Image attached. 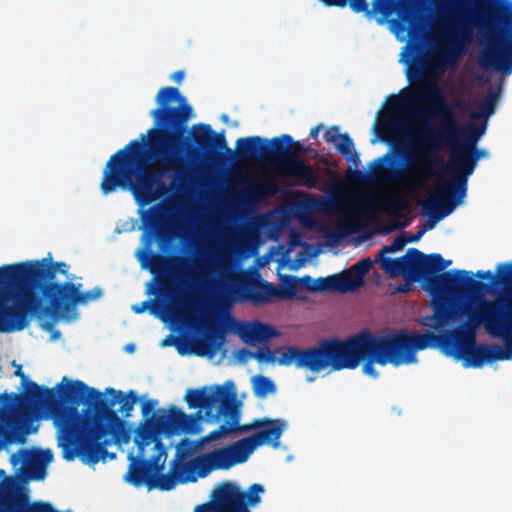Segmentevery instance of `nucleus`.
I'll return each mask as SVG.
<instances>
[{
  "mask_svg": "<svg viewBox=\"0 0 512 512\" xmlns=\"http://www.w3.org/2000/svg\"><path fill=\"white\" fill-rule=\"evenodd\" d=\"M106 393L113 397L105 399L95 388L74 380L64 393L73 406L61 407L58 414L57 421L68 439L76 438L77 456L87 464H96L104 459L106 447L113 442L127 443L130 440L127 423L113 407L119 404V412L123 417H129L138 400L136 393L130 390L125 394L111 387L106 389Z\"/></svg>",
  "mask_w": 512,
  "mask_h": 512,
  "instance_id": "20e7f679",
  "label": "nucleus"
},
{
  "mask_svg": "<svg viewBox=\"0 0 512 512\" xmlns=\"http://www.w3.org/2000/svg\"><path fill=\"white\" fill-rule=\"evenodd\" d=\"M322 127H323L322 125H318V126H315V127L311 128L309 136L311 138H317L318 137V133L322 129Z\"/></svg>",
  "mask_w": 512,
  "mask_h": 512,
  "instance_id": "6e6d98bb",
  "label": "nucleus"
},
{
  "mask_svg": "<svg viewBox=\"0 0 512 512\" xmlns=\"http://www.w3.org/2000/svg\"><path fill=\"white\" fill-rule=\"evenodd\" d=\"M402 20L406 22L412 31H418L422 18L415 12H407L402 15Z\"/></svg>",
  "mask_w": 512,
  "mask_h": 512,
  "instance_id": "49530a36",
  "label": "nucleus"
},
{
  "mask_svg": "<svg viewBox=\"0 0 512 512\" xmlns=\"http://www.w3.org/2000/svg\"><path fill=\"white\" fill-rule=\"evenodd\" d=\"M375 168L373 171V174L375 177H380L382 174H384L386 171H388L387 166L385 163L392 164V156L391 153H386L382 157H379L375 160Z\"/></svg>",
  "mask_w": 512,
  "mask_h": 512,
  "instance_id": "a18cd8bd",
  "label": "nucleus"
},
{
  "mask_svg": "<svg viewBox=\"0 0 512 512\" xmlns=\"http://www.w3.org/2000/svg\"><path fill=\"white\" fill-rule=\"evenodd\" d=\"M474 28L497 30L505 36L504 45L512 49V2L494 0L484 10H471L458 7L450 11L445 27L444 45L435 57L434 67L443 71L455 67L459 57L473 39Z\"/></svg>",
  "mask_w": 512,
  "mask_h": 512,
  "instance_id": "0eeeda50",
  "label": "nucleus"
},
{
  "mask_svg": "<svg viewBox=\"0 0 512 512\" xmlns=\"http://www.w3.org/2000/svg\"><path fill=\"white\" fill-rule=\"evenodd\" d=\"M81 284L72 282H63L58 290L60 297L52 306H45L42 310L40 319H47L43 327L47 331H51L54 324L61 319L70 320L75 316V307L77 304H86L89 301L97 300L102 295V289L94 287L89 291L81 292Z\"/></svg>",
  "mask_w": 512,
  "mask_h": 512,
  "instance_id": "ddd939ff",
  "label": "nucleus"
},
{
  "mask_svg": "<svg viewBox=\"0 0 512 512\" xmlns=\"http://www.w3.org/2000/svg\"><path fill=\"white\" fill-rule=\"evenodd\" d=\"M68 269L50 258L0 266V333L22 331L32 317L41 318L45 306L60 298L57 273L65 275Z\"/></svg>",
  "mask_w": 512,
  "mask_h": 512,
  "instance_id": "39448f33",
  "label": "nucleus"
},
{
  "mask_svg": "<svg viewBox=\"0 0 512 512\" xmlns=\"http://www.w3.org/2000/svg\"><path fill=\"white\" fill-rule=\"evenodd\" d=\"M410 290L409 283L400 284L397 287H395L394 292L398 293H407Z\"/></svg>",
  "mask_w": 512,
  "mask_h": 512,
  "instance_id": "5fc2aeb1",
  "label": "nucleus"
},
{
  "mask_svg": "<svg viewBox=\"0 0 512 512\" xmlns=\"http://www.w3.org/2000/svg\"><path fill=\"white\" fill-rule=\"evenodd\" d=\"M185 401L189 408L204 409L205 416L211 420H218L220 417L226 418L225 423L201 438V444L216 441L232 433H246L260 428H264L263 430L280 428L282 434L286 426L285 422L280 419L266 417L254 419L249 424L239 425V404L234 384L231 381H228L225 386L189 389L185 395Z\"/></svg>",
  "mask_w": 512,
  "mask_h": 512,
  "instance_id": "6e6552de",
  "label": "nucleus"
},
{
  "mask_svg": "<svg viewBox=\"0 0 512 512\" xmlns=\"http://www.w3.org/2000/svg\"><path fill=\"white\" fill-rule=\"evenodd\" d=\"M59 335H60V332L56 331L55 334L53 335V338H57Z\"/></svg>",
  "mask_w": 512,
  "mask_h": 512,
  "instance_id": "338daca9",
  "label": "nucleus"
},
{
  "mask_svg": "<svg viewBox=\"0 0 512 512\" xmlns=\"http://www.w3.org/2000/svg\"><path fill=\"white\" fill-rule=\"evenodd\" d=\"M497 100V94L489 92L483 102L480 104V112L473 113L471 118H484V121L495 112V102Z\"/></svg>",
  "mask_w": 512,
  "mask_h": 512,
  "instance_id": "a19ab883",
  "label": "nucleus"
},
{
  "mask_svg": "<svg viewBox=\"0 0 512 512\" xmlns=\"http://www.w3.org/2000/svg\"><path fill=\"white\" fill-rule=\"evenodd\" d=\"M235 155L239 160H260L265 162L264 139L260 136L239 138L236 141Z\"/></svg>",
  "mask_w": 512,
  "mask_h": 512,
  "instance_id": "bb28decb",
  "label": "nucleus"
},
{
  "mask_svg": "<svg viewBox=\"0 0 512 512\" xmlns=\"http://www.w3.org/2000/svg\"><path fill=\"white\" fill-rule=\"evenodd\" d=\"M0 402H1V404H3V402H2V401H0ZM1 413L11 414L10 412H7V411H5V410L3 409V405H1V407H0V414H1Z\"/></svg>",
  "mask_w": 512,
  "mask_h": 512,
  "instance_id": "0e129e2a",
  "label": "nucleus"
},
{
  "mask_svg": "<svg viewBox=\"0 0 512 512\" xmlns=\"http://www.w3.org/2000/svg\"><path fill=\"white\" fill-rule=\"evenodd\" d=\"M264 492L261 484H253L247 492L230 482L222 483L212 494L217 500V507L221 512H251L247 504L256 505L261 501L260 493Z\"/></svg>",
  "mask_w": 512,
  "mask_h": 512,
  "instance_id": "4468645a",
  "label": "nucleus"
},
{
  "mask_svg": "<svg viewBox=\"0 0 512 512\" xmlns=\"http://www.w3.org/2000/svg\"><path fill=\"white\" fill-rule=\"evenodd\" d=\"M401 176H402V170L397 169V170L392 171V173H391L392 179H400Z\"/></svg>",
  "mask_w": 512,
  "mask_h": 512,
  "instance_id": "13d9d810",
  "label": "nucleus"
},
{
  "mask_svg": "<svg viewBox=\"0 0 512 512\" xmlns=\"http://www.w3.org/2000/svg\"><path fill=\"white\" fill-rule=\"evenodd\" d=\"M166 312L172 320L184 322L190 316L191 307L186 300L182 302L173 301L166 307Z\"/></svg>",
  "mask_w": 512,
  "mask_h": 512,
  "instance_id": "4c0bfd02",
  "label": "nucleus"
},
{
  "mask_svg": "<svg viewBox=\"0 0 512 512\" xmlns=\"http://www.w3.org/2000/svg\"><path fill=\"white\" fill-rule=\"evenodd\" d=\"M49 450L21 448L10 457L11 464L21 465V470L33 480H42L46 474V465L52 460Z\"/></svg>",
  "mask_w": 512,
  "mask_h": 512,
  "instance_id": "f3484780",
  "label": "nucleus"
},
{
  "mask_svg": "<svg viewBox=\"0 0 512 512\" xmlns=\"http://www.w3.org/2000/svg\"><path fill=\"white\" fill-rule=\"evenodd\" d=\"M281 438V429H269V430H260L256 433L242 438L230 445H228V449L232 456V459L235 461V464L244 463L247 461L249 456L260 446L264 444H269L274 442V447H276L279 443V439Z\"/></svg>",
  "mask_w": 512,
  "mask_h": 512,
  "instance_id": "a211bd4d",
  "label": "nucleus"
},
{
  "mask_svg": "<svg viewBox=\"0 0 512 512\" xmlns=\"http://www.w3.org/2000/svg\"><path fill=\"white\" fill-rule=\"evenodd\" d=\"M478 63L484 70L510 71L512 69V49L504 44L489 45L480 51Z\"/></svg>",
  "mask_w": 512,
  "mask_h": 512,
  "instance_id": "6ab92c4d",
  "label": "nucleus"
},
{
  "mask_svg": "<svg viewBox=\"0 0 512 512\" xmlns=\"http://www.w3.org/2000/svg\"><path fill=\"white\" fill-rule=\"evenodd\" d=\"M158 304L154 303L151 300H146L132 306V311L136 314H141L149 309V312L152 315L160 316V312L157 310Z\"/></svg>",
  "mask_w": 512,
  "mask_h": 512,
  "instance_id": "c03bdc74",
  "label": "nucleus"
},
{
  "mask_svg": "<svg viewBox=\"0 0 512 512\" xmlns=\"http://www.w3.org/2000/svg\"><path fill=\"white\" fill-rule=\"evenodd\" d=\"M304 150L305 151H303V155L304 154H310V153H312L314 151L310 146H305V145H304Z\"/></svg>",
  "mask_w": 512,
  "mask_h": 512,
  "instance_id": "680f3d73",
  "label": "nucleus"
},
{
  "mask_svg": "<svg viewBox=\"0 0 512 512\" xmlns=\"http://www.w3.org/2000/svg\"><path fill=\"white\" fill-rule=\"evenodd\" d=\"M302 284L304 288L311 292H316V279L309 275L303 277L287 276L285 280L286 290L283 291V298H291L294 296V290L297 284Z\"/></svg>",
  "mask_w": 512,
  "mask_h": 512,
  "instance_id": "72a5a7b5",
  "label": "nucleus"
},
{
  "mask_svg": "<svg viewBox=\"0 0 512 512\" xmlns=\"http://www.w3.org/2000/svg\"><path fill=\"white\" fill-rule=\"evenodd\" d=\"M407 244L406 235L397 236L389 245H385L379 251V257L387 253H394L400 251Z\"/></svg>",
  "mask_w": 512,
  "mask_h": 512,
  "instance_id": "79ce46f5",
  "label": "nucleus"
},
{
  "mask_svg": "<svg viewBox=\"0 0 512 512\" xmlns=\"http://www.w3.org/2000/svg\"><path fill=\"white\" fill-rule=\"evenodd\" d=\"M157 108L150 112L154 127L130 141L124 148L110 156L100 183L104 195L117 190L129 191L139 205H149L163 197L168 187L162 180L163 171L147 166L145 148L156 160L176 171L173 183L179 186L190 179L185 165V156L190 151L187 123L192 116V107L176 87L161 88L156 97Z\"/></svg>",
  "mask_w": 512,
  "mask_h": 512,
  "instance_id": "f03ea898",
  "label": "nucleus"
},
{
  "mask_svg": "<svg viewBox=\"0 0 512 512\" xmlns=\"http://www.w3.org/2000/svg\"><path fill=\"white\" fill-rule=\"evenodd\" d=\"M254 394L259 398H264L268 394L274 393L276 386L274 382L268 377L258 375L253 379Z\"/></svg>",
  "mask_w": 512,
  "mask_h": 512,
  "instance_id": "58836bf2",
  "label": "nucleus"
},
{
  "mask_svg": "<svg viewBox=\"0 0 512 512\" xmlns=\"http://www.w3.org/2000/svg\"><path fill=\"white\" fill-rule=\"evenodd\" d=\"M336 150L344 156L347 162L357 165L360 162L359 154L355 151L354 142L348 133L340 135L335 144Z\"/></svg>",
  "mask_w": 512,
  "mask_h": 512,
  "instance_id": "473e14b6",
  "label": "nucleus"
},
{
  "mask_svg": "<svg viewBox=\"0 0 512 512\" xmlns=\"http://www.w3.org/2000/svg\"><path fill=\"white\" fill-rule=\"evenodd\" d=\"M184 77V71L182 70H178L176 72L173 73L172 75V79L177 81V82H180Z\"/></svg>",
  "mask_w": 512,
  "mask_h": 512,
  "instance_id": "4d7b16f0",
  "label": "nucleus"
},
{
  "mask_svg": "<svg viewBox=\"0 0 512 512\" xmlns=\"http://www.w3.org/2000/svg\"><path fill=\"white\" fill-rule=\"evenodd\" d=\"M340 135L341 134H339V127L338 126H331L324 133V140L327 143H334V144H336V142L340 139Z\"/></svg>",
  "mask_w": 512,
  "mask_h": 512,
  "instance_id": "09e8293b",
  "label": "nucleus"
},
{
  "mask_svg": "<svg viewBox=\"0 0 512 512\" xmlns=\"http://www.w3.org/2000/svg\"><path fill=\"white\" fill-rule=\"evenodd\" d=\"M374 202L372 199H367L361 202L360 210L363 213H369L374 211Z\"/></svg>",
  "mask_w": 512,
  "mask_h": 512,
  "instance_id": "603ef678",
  "label": "nucleus"
},
{
  "mask_svg": "<svg viewBox=\"0 0 512 512\" xmlns=\"http://www.w3.org/2000/svg\"><path fill=\"white\" fill-rule=\"evenodd\" d=\"M32 504L28 503L27 499L18 496L13 480L5 479L0 483V512H10L14 509L24 511Z\"/></svg>",
  "mask_w": 512,
  "mask_h": 512,
  "instance_id": "a878e982",
  "label": "nucleus"
},
{
  "mask_svg": "<svg viewBox=\"0 0 512 512\" xmlns=\"http://www.w3.org/2000/svg\"><path fill=\"white\" fill-rule=\"evenodd\" d=\"M425 341L421 334H410L405 330L381 336L361 331L345 340L335 337L321 339L316 346L307 349L285 347L280 352L278 362L286 366L294 363L297 368L320 372L327 368L332 371L355 369L365 361L363 373L377 378L379 373L374 367L375 363L395 367L415 363L416 352L427 349Z\"/></svg>",
  "mask_w": 512,
  "mask_h": 512,
  "instance_id": "7ed1b4c3",
  "label": "nucleus"
},
{
  "mask_svg": "<svg viewBox=\"0 0 512 512\" xmlns=\"http://www.w3.org/2000/svg\"><path fill=\"white\" fill-rule=\"evenodd\" d=\"M414 74L417 76L421 75V70L419 68L413 70Z\"/></svg>",
  "mask_w": 512,
  "mask_h": 512,
  "instance_id": "e2e57ef3",
  "label": "nucleus"
},
{
  "mask_svg": "<svg viewBox=\"0 0 512 512\" xmlns=\"http://www.w3.org/2000/svg\"><path fill=\"white\" fill-rule=\"evenodd\" d=\"M303 151L304 150V145L301 144L299 141H295L292 137H291V143L289 144V153L291 155H293L294 157H298L300 155H303Z\"/></svg>",
  "mask_w": 512,
  "mask_h": 512,
  "instance_id": "3c124183",
  "label": "nucleus"
},
{
  "mask_svg": "<svg viewBox=\"0 0 512 512\" xmlns=\"http://www.w3.org/2000/svg\"><path fill=\"white\" fill-rule=\"evenodd\" d=\"M290 143L289 134H282L270 140L264 139L265 162L277 164L279 172L295 179L299 186L316 189L320 181L319 174L311 164L289 153Z\"/></svg>",
  "mask_w": 512,
  "mask_h": 512,
  "instance_id": "f8f14e48",
  "label": "nucleus"
},
{
  "mask_svg": "<svg viewBox=\"0 0 512 512\" xmlns=\"http://www.w3.org/2000/svg\"><path fill=\"white\" fill-rule=\"evenodd\" d=\"M254 358L258 362H273L274 361V354L271 352V350L268 347H260L256 353L254 354Z\"/></svg>",
  "mask_w": 512,
  "mask_h": 512,
  "instance_id": "de8ad7c7",
  "label": "nucleus"
},
{
  "mask_svg": "<svg viewBox=\"0 0 512 512\" xmlns=\"http://www.w3.org/2000/svg\"><path fill=\"white\" fill-rule=\"evenodd\" d=\"M408 208V203L400 196H391L383 201L382 209L393 216H400L402 210Z\"/></svg>",
  "mask_w": 512,
  "mask_h": 512,
  "instance_id": "ea45409f",
  "label": "nucleus"
},
{
  "mask_svg": "<svg viewBox=\"0 0 512 512\" xmlns=\"http://www.w3.org/2000/svg\"><path fill=\"white\" fill-rule=\"evenodd\" d=\"M327 7H345L349 5L355 13H381L388 16L392 13L397 0H319Z\"/></svg>",
  "mask_w": 512,
  "mask_h": 512,
  "instance_id": "aec40b11",
  "label": "nucleus"
},
{
  "mask_svg": "<svg viewBox=\"0 0 512 512\" xmlns=\"http://www.w3.org/2000/svg\"><path fill=\"white\" fill-rule=\"evenodd\" d=\"M190 137L197 150L207 159L221 158L222 151L229 157L234 155L227 145L224 133H216L209 124H194L190 130Z\"/></svg>",
  "mask_w": 512,
  "mask_h": 512,
  "instance_id": "dca6fc26",
  "label": "nucleus"
},
{
  "mask_svg": "<svg viewBox=\"0 0 512 512\" xmlns=\"http://www.w3.org/2000/svg\"><path fill=\"white\" fill-rule=\"evenodd\" d=\"M450 149V160L446 164H443L438 157H432V150H418L406 157L408 162L407 171H418L424 176L434 174H450L453 176L448 185L441 189V195L443 197L449 196L453 201L443 203V210L434 216L435 220H441L448 216L458 204L463 202L467 192L469 176L473 174L478 160L487 155L484 149H478L476 146L471 149L467 146Z\"/></svg>",
  "mask_w": 512,
  "mask_h": 512,
  "instance_id": "1a4fd4ad",
  "label": "nucleus"
},
{
  "mask_svg": "<svg viewBox=\"0 0 512 512\" xmlns=\"http://www.w3.org/2000/svg\"><path fill=\"white\" fill-rule=\"evenodd\" d=\"M218 272L221 277L220 293L224 299H232L240 295L243 285V276L232 271L231 262L227 258H222L218 265Z\"/></svg>",
  "mask_w": 512,
  "mask_h": 512,
  "instance_id": "4be33fe9",
  "label": "nucleus"
},
{
  "mask_svg": "<svg viewBox=\"0 0 512 512\" xmlns=\"http://www.w3.org/2000/svg\"><path fill=\"white\" fill-rule=\"evenodd\" d=\"M127 350L128 351H133L134 350V346L132 344L128 345L127 346Z\"/></svg>",
  "mask_w": 512,
  "mask_h": 512,
  "instance_id": "69168bd1",
  "label": "nucleus"
},
{
  "mask_svg": "<svg viewBox=\"0 0 512 512\" xmlns=\"http://www.w3.org/2000/svg\"><path fill=\"white\" fill-rule=\"evenodd\" d=\"M254 357V354L247 348H242L238 351V358L240 360L246 361L249 358Z\"/></svg>",
  "mask_w": 512,
  "mask_h": 512,
  "instance_id": "864d4df0",
  "label": "nucleus"
},
{
  "mask_svg": "<svg viewBox=\"0 0 512 512\" xmlns=\"http://www.w3.org/2000/svg\"><path fill=\"white\" fill-rule=\"evenodd\" d=\"M283 291L280 290L272 283L267 281H259L255 284L254 291L251 292L249 298L256 303H263L269 301L273 297H282Z\"/></svg>",
  "mask_w": 512,
  "mask_h": 512,
  "instance_id": "7c9ffc66",
  "label": "nucleus"
},
{
  "mask_svg": "<svg viewBox=\"0 0 512 512\" xmlns=\"http://www.w3.org/2000/svg\"><path fill=\"white\" fill-rule=\"evenodd\" d=\"M186 472H197L200 477H205L208 473L216 470L213 466L209 453L198 456L184 466Z\"/></svg>",
  "mask_w": 512,
  "mask_h": 512,
  "instance_id": "f704fd0d",
  "label": "nucleus"
},
{
  "mask_svg": "<svg viewBox=\"0 0 512 512\" xmlns=\"http://www.w3.org/2000/svg\"><path fill=\"white\" fill-rule=\"evenodd\" d=\"M448 201H453V199L449 196L443 197L440 190L437 197H432L419 202L426 214L429 215L431 222L422 225L416 233L410 234L408 237L406 236L407 243L417 242L427 230L434 227L435 223L439 221L435 220L434 216L441 213L443 210V203Z\"/></svg>",
  "mask_w": 512,
  "mask_h": 512,
  "instance_id": "393cba45",
  "label": "nucleus"
},
{
  "mask_svg": "<svg viewBox=\"0 0 512 512\" xmlns=\"http://www.w3.org/2000/svg\"><path fill=\"white\" fill-rule=\"evenodd\" d=\"M209 454L216 470H227L236 465L227 446L217 448L209 452Z\"/></svg>",
  "mask_w": 512,
  "mask_h": 512,
  "instance_id": "c9c22d12",
  "label": "nucleus"
},
{
  "mask_svg": "<svg viewBox=\"0 0 512 512\" xmlns=\"http://www.w3.org/2000/svg\"><path fill=\"white\" fill-rule=\"evenodd\" d=\"M158 401L154 399L146 400L142 403V414L143 417L148 419L149 415L154 411L155 407L157 406Z\"/></svg>",
  "mask_w": 512,
  "mask_h": 512,
  "instance_id": "8fccbe9b",
  "label": "nucleus"
},
{
  "mask_svg": "<svg viewBox=\"0 0 512 512\" xmlns=\"http://www.w3.org/2000/svg\"><path fill=\"white\" fill-rule=\"evenodd\" d=\"M203 409L192 414H185L180 408L172 405L165 411V414L154 416V424L158 434L172 435H193L201 432V423L204 415Z\"/></svg>",
  "mask_w": 512,
  "mask_h": 512,
  "instance_id": "2eb2a0df",
  "label": "nucleus"
},
{
  "mask_svg": "<svg viewBox=\"0 0 512 512\" xmlns=\"http://www.w3.org/2000/svg\"><path fill=\"white\" fill-rule=\"evenodd\" d=\"M237 333L245 343H261L279 335L272 325L257 320L251 323H240Z\"/></svg>",
  "mask_w": 512,
  "mask_h": 512,
  "instance_id": "5701e85b",
  "label": "nucleus"
},
{
  "mask_svg": "<svg viewBox=\"0 0 512 512\" xmlns=\"http://www.w3.org/2000/svg\"><path fill=\"white\" fill-rule=\"evenodd\" d=\"M74 381L63 378L54 388L39 386L34 381H26L25 392L22 394L2 393L0 401L3 402V409L10 413H15L24 408L38 407L47 405L51 408L52 417L55 426L59 431V447L62 449V457L67 461H72L77 456L76 438L68 439L62 425L57 421L61 407H72L73 404L68 401L64 395Z\"/></svg>",
  "mask_w": 512,
  "mask_h": 512,
  "instance_id": "9b49d317",
  "label": "nucleus"
},
{
  "mask_svg": "<svg viewBox=\"0 0 512 512\" xmlns=\"http://www.w3.org/2000/svg\"><path fill=\"white\" fill-rule=\"evenodd\" d=\"M158 457L153 460H140L130 466V481L135 486L146 483L151 487L150 482L154 478L155 472L160 470L162 466L157 465Z\"/></svg>",
  "mask_w": 512,
  "mask_h": 512,
  "instance_id": "c85d7f7f",
  "label": "nucleus"
},
{
  "mask_svg": "<svg viewBox=\"0 0 512 512\" xmlns=\"http://www.w3.org/2000/svg\"><path fill=\"white\" fill-rule=\"evenodd\" d=\"M276 191V187L271 182H265L260 185L252 186L245 191V197L249 201H260L271 196Z\"/></svg>",
  "mask_w": 512,
  "mask_h": 512,
  "instance_id": "e433bc0d",
  "label": "nucleus"
},
{
  "mask_svg": "<svg viewBox=\"0 0 512 512\" xmlns=\"http://www.w3.org/2000/svg\"><path fill=\"white\" fill-rule=\"evenodd\" d=\"M156 435H159L156 431V426L154 424V416L150 419H147L144 424H141L135 434L134 442L138 448L139 451H143L146 446L151 444L155 441V447L161 448L162 450L163 445L161 441H156Z\"/></svg>",
  "mask_w": 512,
  "mask_h": 512,
  "instance_id": "c756f323",
  "label": "nucleus"
},
{
  "mask_svg": "<svg viewBox=\"0 0 512 512\" xmlns=\"http://www.w3.org/2000/svg\"><path fill=\"white\" fill-rule=\"evenodd\" d=\"M16 375L17 376H20L24 382L26 383V377H25V374L23 373L22 369H21V366L18 367L17 371H16Z\"/></svg>",
  "mask_w": 512,
  "mask_h": 512,
  "instance_id": "052dcab7",
  "label": "nucleus"
},
{
  "mask_svg": "<svg viewBox=\"0 0 512 512\" xmlns=\"http://www.w3.org/2000/svg\"><path fill=\"white\" fill-rule=\"evenodd\" d=\"M413 101L429 106L432 112L440 118V126L436 133L423 140L421 150H436L443 147L453 148L467 146L471 149L486 132L487 123L481 125L467 122L460 126L452 111V105L448 104L436 85H431L424 91L416 94Z\"/></svg>",
  "mask_w": 512,
  "mask_h": 512,
  "instance_id": "9d476101",
  "label": "nucleus"
},
{
  "mask_svg": "<svg viewBox=\"0 0 512 512\" xmlns=\"http://www.w3.org/2000/svg\"><path fill=\"white\" fill-rule=\"evenodd\" d=\"M373 262L369 257L362 258L353 264L349 269L341 272L345 278V286L348 292H353L364 285L365 275L371 269Z\"/></svg>",
  "mask_w": 512,
  "mask_h": 512,
  "instance_id": "cd10ccee",
  "label": "nucleus"
},
{
  "mask_svg": "<svg viewBox=\"0 0 512 512\" xmlns=\"http://www.w3.org/2000/svg\"><path fill=\"white\" fill-rule=\"evenodd\" d=\"M487 279L486 288L465 286L462 295L439 302L432 319L442 328L466 316L467 334L456 329L445 334H421L429 347H439L446 355L462 359L466 367L481 368L486 363L512 358V262L500 263L496 274L479 270Z\"/></svg>",
  "mask_w": 512,
  "mask_h": 512,
  "instance_id": "f257e3e1",
  "label": "nucleus"
},
{
  "mask_svg": "<svg viewBox=\"0 0 512 512\" xmlns=\"http://www.w3.org/2000/svg\"><path fill=\"white\" fill-rule=\"evenodd\" d=\"M139 261L143 268L148 269L155 276L164 274L171 268L172 264L176 263L179 267H182L187 263L183 258H171L149 250L142 252Z\"/></svg>",
  "mask_w": 512,
  "mask_h": 512,
  "instance_id": "b1692460",
  "label": "nucleus"
},
{
  "mask_svg": "<svg viewBox=\"0 0 512 512\" xmlns=\"http://www.w3.org/2000/svg\"><path fill=\"white\" fill-rule=\"evenodd\" d=\"M206 323V334L197 342L196 354L212 357L223 345L225 332L221 329L219 322L212 317H208Z\"/></svg>",
  "mask_w": 512,
  "mask_h": 512,
  "instance_id": "412c9836",
  "label": "nucleus"
},
{
  "mask_svg": "<svg viewBox=\"0 0 512 512\" xmlns=\"http://www.w3.org/2000/svg\"><path fill=\"white\" fill-rule=\"evenodd\" d=\"M178 483V478L173 474H161L157 477L156 487L162 491L173 489Z\"/></svg>",
  "mask_w": 512,
  "mask_h": 512,
  "instance_id": "37998d69",
  "label": "nucleus"
},
{
  "mask_svg": "<svg viewBox=\"0 0 512 512\" xmlns=\"http://www.w3.org/2000/svg\"><path fill=\"white\" fill-rule=\"evenodd\" d=\"M345 278L341 273L333 274L327 277H320L316 279V292L334 291L339 293H347L345 286Z\"/></svg>",
  "mask_w": 512,
  "mask_h": 512,
  "instance_id": "2f4dec72",
  "label": "nucleus"
},
{
  "mask_svg": "<svg viewBox=\"0 0 512 512\" xmlns=\"http://www.w3.org/2000/svg\"><path fill=\"white\" fill-rule=\"evenodd\" d=\"M147 221L149 222V224L151 226H154L156 224V222L158 221V218H157V216L155 214H152V215L149 216Z\"/></svg>",
  "mask_w": 512,
  "mask_h": 512,
  "instance_id": "bf43d9fd",
  "label": "nucleus"
},
{
  "mask_svg": "<svg viewBox=\"0 0 512 512\" xmlns=\"http://www.w3.org/2000/svg\"><path fill=\"white\" fill-rule=\"evenodd\" d=\"M342 234L334 235V239L337 240Z\"/></svg>",
  "mask_w": 512,
  "mask_h": 512,
  "instance_id": "774afa93",
  "label": "nucleus"
},
{
  "mask_svg": "<svg viewBox=\"0 0 512 512\" xmlns=\"http://www.w3.org/2000/svg\"><path fill=\"white\" fill-rule=\"evenodd\" d=\"M381 268L391 276H404L408 281L423 283L430 295L433 314L439 302L464 294L465 286L473 290L485 289L483 281L475 280L472 272L466 270L444 271L451 265L440 254H424L416 248L407 249L399 258L379 257Z\"/></svg>",
  "mask_w": 512,
  "mask_h": 512,
  "instance_id": "423d86ee",
  "label": "nucleus"
}]
</instances>
